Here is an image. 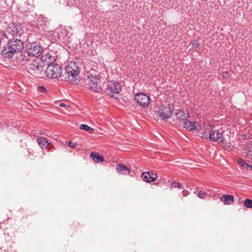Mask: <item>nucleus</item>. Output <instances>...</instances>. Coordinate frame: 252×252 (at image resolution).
<instances>
[{"label":"nucleus","mask_w":252,"mask_h":252,"mask_svg":"<svg viewBox=\"0 0 252 252\" xmlns=\"http://www.w3.org/2000/svg\"><path fill=\"white\" fill-rule=\"evenodd\" d=\"M208 136H209V134L206 135V137H205V138H207V137H208Z\"/></svg>","instance_id":"obj_32"},{"label":"nucleus","mask_w":252,"mask_h":252,"mask_svg":"<svg viewBox=\"0 0 252 252\" xmlns=\"http://www.w3.org/2000/svg\"><path fill=\"white\" fill-rule=\"evenodd\" d=\"M194 193L196 194L198 197L202 199L205 198L206 195V193L204 191L197 189H196Z\"/></svg>","instance_id":"obj_21"},{"label":"nucleus","mask_w":252,"mask_h":252,"mask_svg":"<svg viewBox=\"0 0 252 252\" xmlns=\"http://www.w3.org/2000/svg\"><path fill=\"white\" fill-rule=\"evenodd\" d=\"M62 30H63V32L65 34H66L68 32L66 29H62ZM65 35H66V34H65Z\"/></svg>","instance_id":"obj_30"},{"label":"nucleus","mask_w":252,"mask_h":252,"mask_svg":"<svg viewBox=\"0 0 252 252\" xmlns=\"http://www.w3.org/2000/svg\"><path fill=\"white\" fill-rule=\"evenodd\" d=\"M196 123L194 122L186 121L183 122V126L189 131L199 130L198 127H200L199 125L196 126Z\"/></svg>","instance_id":"obj_14"},{"label":"nucleus","mask_w":252,"mask_h":252,"mask_svg":"<svg viewBox=\"0 0 252 252\" xmlns=\"http://www.w3.org/2000/svg\"><path fill=\"white\" fill-rule=\"evenodd\" d=\"M48 62L45 73L46 76L51 79H58L61 77L62 70L61 67L57 63L53 62L54 57L51 56V59H47Z\"/></svg>","instance_id":"obj_4"},{"label":"nucleus","mask_w":252,"mask_h":252,"mask_svg":"<svg viewBox=\"0 0 252 252\" xmlns=\"http://www.w3.org/2000/svg\"><path fill=\"white\" fill-rule=\"evenodd\" d=\"M170 188H180L182 189H184L183 187L182 186V185H181V183H178V182H174L171 184Z\"/></svg>","instance_id":"obj_24"},{"label":"nucleus","mask_w":252,"mask_h":252,"mask_svg":"<svg viewBox=\"0 0 252 252\" xmlns=\"http://www.w3.org/2000/svg\"><path fill=\"white\" fill-rule=\"evenodd\" d=\"M135 100L139 105L143 107L148 106L150 102L149 96L142 93L136 94Z\"/></svg>","instance_id":"obj_10"},{"label":"nucleus","mask_w":252,"mask_h":252,"mask_svg":"<svg viewBox=\"0 0 252 252\" xmlns=\"http://www.w3.org/2000/svg\"><path fill=\"white\" fill-rule=\"evenodd\" d=\"M65 72L63 74L64 80L69 83L77 84L79 81L80 68L78 63L70 62L65 67Z\"/></svg>","instance_id":"obj_2"},{"label":"nucleus","mask_w":252,"mask_h":252,"mask_svg":"<svg viewBox=\"0 0 252 252\" xmlns=\"http://www.w3.org/2000/svg\"><path fill=\"white\" fill-rule=\"evenodd\" d=\"M60 106H61V107H63V106H65V105H64V103H61V104H60Z\"/></svg>","instance_id":"obj_31"},{"label":"nucleus","mask_w":252,"mask_h":252,"mask_svg":"<svg viewBox=\"0 0 252 252\" xmlns=\"http://www.w3.org/2000/svg\"><path fill=\"white\" fill-rule=\"evenodd\" d=\"M118 172L120 174L124 175H129L130 169L126 165L123 164H119L116 168Z\"/></svg>","instance_id":"obj_16"},{"label":"nucleus","mask_w":252,"mask_h":252,"mask_svg":"<svg viewBox=\"0 0 252 252\" xmlns=\"http://www.w3.org/2000/svg\"><path fill=\"white\" fill-rule=\"evenodd\" d=\"M88 78L86 80V87L94 92L98 93L102 90L99 85L100 80L96 77H90L88 75Z\"/></svg>","instance_id":"obj_7"},{"label":"nucleus","mask_w":252,"mask_h":252,"mask_svg":"<svg viewBox=\"0 0 252 252\" xmlns=\"http://www.w3.org/2000/svg\"><path fill=\"white\" fill-rule=\"evenodd\" d=\"M191 45L193 48L197 49L199 47V44L198 43L197 41L195 40H193L191 42Z\"/></svg>","instance_id":"obj_25"},{"label":"nucleus","mask_w":252,"mask_h":252,"mask_svg":"<svg viewBox=\"0 0 252 252\" xmlns=\"http://www.w3.org/2000/svg\"><path fill=\"white\" fill-rule=\"evenodd\" d=\"M23 33V30L20 24L11 23L6 29V36L7 38H18Z\"/></svg>","instance_id":"obj_5"},{"label":"nucleus","mask_w":252,"mask_h":252,"mask_svg":"<svg viewBox=\"0 0 252 252\" xmlns=\"http://www.w3.org/2000/svg\"><path fill=\"white\" fill-rule=\"evenodd\" d=\"M91 157L92 159L95 162H102L104 161V158L99 155L96 153H92Z\"/></svg>","instance_id":"obj_18"},{"label":"nucleus","mask_w":252,"mask_h":252,"mask_svg":"<svg viewBox=\"0 0 252 252\" xmlns=\"http://www.w3.org/2000/svg\"><path fill=\"white\" fill-rule=\"evenodd\" d=\"M15 54L13 50L10 49V47L7 44L3 47L1 51V55L5 59H11Z\"/></svg>","instance_id":"obj_12"},{"label":"nucleus","mask_w":252,"mask_h":252,"mask_svg":"<svg viewBox=\"0 0 252 252\" xmlns=\"http://www.w3.org/2000/svg\"><path fill=\"white\" fill-rule=\"evenodd\" d=\"M238 163L239 164L241 165V166L243 167L244 168L248 170V166H249V164L247 163L245 161H244L242 159H239L238 160Z\"/></svg>","instance_id":"obj_23"},{"label":"nucleus","mask_w":252,"mask_h":252,"mask_svg":"<svg viewBox=\"0 0 252 252\" xmlns=\"http://www.w3.org/2000/svg\"><path fill=\"white\" fill-rule=\"evenodd\" d=\"M40 90L43 93H45L46 92V89L43 86H41L40 87Z\"/></svg>","instance_id":"obj_29"},{"label":"nucleus","mask_w":252,"mask_h":252,"mask_svg":"<svg viewBox=\"0 0 252 252\" xmlns=\"http://www.w3.org/2000/svg\"><path fill=\"white\" fill-rule=\"evenodd\" d=\"M27 49L26 52H23L20 56L21 61H28L31 57H39L43 50L41 45L37 42L30 43L27 45Z\"/></svg>","instance_id":"obj_3"},{"label":"nucleus","mask_w":252,"mask_h":252,"mask_svg":"<svg viewBox=\"0 0 252 252\" xmlns=\"http://www.w3.org/2000/svg\"><path fill=\"white\" fill-rule=\"evenodd\" d=\"M37 142L42 148H47L49 144L47 139L43 137L37 138Z\"/></svg>","instance_id":"obj_17"},{"label":"nucleus","mask_w":252,"mask_h":252,"mask_svg":"<svg viewBox=\"0 0 252 252\" xmlns=\"http://www.w3.org/2000/svg\"><path fill=\"white\" fill-rule=\"evenodd\" d=\"M7 44L16 54L20 53L24 48L23 42L18 38L9 39Z\"/></svg>","instance_id":"obj_8"},{"label":"nucleus","mask_w":252,"mask_h":252,"mask_svg":"<svg viewBox=\"0 0 252 252\" xmlns=\"http://www.w3.org/2000/svg\"><path fill=\"white\" fill-rule=\"evenodd\" d=\"M175 114L177 117L182 121H185L186 119L185 112L183 110H177Z\"/></svg>","instance_id":"obj_19"},{"label":"nucleus","mask_w":252,"mask_h":252,"mask_svg":"<svg viewBox=\"0 0 252 252\" xmlns=\"http://www.w3.org/2000/svg\"><path fill=\"white\" fill-rule=\"evenodd\" d=\"M141 177L143 180L147 183L153 182L157 179L158 176L156 174L151 171L144 172L142 174Z\"/></svg>","instance_id":"obj_13"},{"label":"nucleus","mask_w":252,"mask_h":252,"mask_svg":"<svg viewBox=\"0 0 252 252\" xmlns=\"http://www.w3.org/2000/svg\"><path fill=\"white\" fill-rule=\"evenodd\" d=\"M220 200L225 204L230 205L234 201V196L229 194L223 195L221 197Z\"/></svg>","instance_id":"obj_15"},{"label":"nucleus","mask_w":252,"mask_h":252,"mask_svg":"<svg viewBox=\"0 0 252 252\" xmlns=\"http://www.w3.org/2000/svg\"><path fill=\"white\" fill-rule=\"evenodd\" d=\"M158 114L161 120L170 118L172 112L169 105L160 106L158 110Z\"/></svg>","instance_id":"obj_9"},{"label":"nucleus","mask_w":252,"mask_h":252,"mask_svg":"<svg viewBox=\"0 0 252 252\" xmlns=\"http://www.w3.org/2000/svg\"><path fill=\"white\" fill-rule=\"evenodd\" d=\"M182 194L183 196H187L189 194V192L187 190H184L182 191Z\"/></svg>","instance_id":"obj_27"},{"label":"nucleus","mask_w":252,"mask_h":252,"mask_svg":"<svg viewBox=\"0 0 252 252\" xmlns=\"http://www.w3.org/2000/svg\"><path fill=\"white\" fill-rule=\"evenodd\" d=\"M209 137L211 140L219 143L224 141L223 134L217 130H212L209 133Z\"/></svg>","instance_id":"obj_11"},{"label":"nucleus","mask_w":252,"mask_h":252,"mask_svg":"<svg viewBox=\"0 0 252 252\" xmlns=\"http://www.w3.org/2000/svg\"><path fill=\"white\" fill-rule=\"evenodd\" d=\"M79 128L81 130H84L86 131L89 132L91 133H93L94 131V129L93 128L85 124H81V125H80Z\"/></svg>","instance_id":"obj_20"},{"label":"nucleus","mask_w":252,"mask_h":252,"mask_svg":"<svg viewBox=\"0 0 252 252\" xmlns=\"http://www.w3.org/2000/svg\"><path fill=\"white\" fill-rule=\"evenodd\" d=\"M223 78H227L228 77V73L227 71H225L222 72V74Z\"/></svg>","instance_id":"obj_28"},{"label":"nucleus","mask_w":252,"mask_h":252,"mask_svg":"<svg viewBox=\"0 0 252 252\" xmlns=\"http://www.w3.org/2000/svg\"><path fill=\"white\" fill-rule=\"evenodd\" d=\"M67 145L70 147H71V148H75L76 146V144L75 143H74L71 141H69L68 144H67Z\"/></svg>","instance_id":"obj_26"},{"label":"nucleus","mask_w":252,"mask_h":252,"mask_svg":"<svg viewBox=\"0 0 252 252\" xmlns=\"http://www.w3.org/2000/svg\"><path fill=\"white\" fill-rule=\"evenodd\" d=\"M244 205L248 208H252V200L246 199L244 201Z\"/></svg>","instance_id":"obj_22"},{"label":"nucleus","mask_w":252,"mask_h":252,"mask_svg":"<svg viewBox=\"0 0 252 252\" xmlns=\"http://www.w3.org/2000/svg\"><path fill=\"white\" fill-rule=\"evenodd\" d=\"M103 87L104 92L108 95L114 97V94H117L121 91V87L119 82L111 81L107 83Z\"/></svg>","instance_id":"obj_6"},{"label":"nucleus","mask_w":252,"mask_h":252,"mask_svg":"<svg viewBox=\"0 0 252 252\" xmlns=\"http://www.w3.org/2000/svg\"><path fill=\"white\" fill-rule=\"evenodd\" d=\"M51 59V55L49 54H46L42 56L41 57L30 58L28 61H22L23 63H27V67L31 71L35 72L42 71L43 70L44 67L48 63L47 59Z\"/></svg>","instance_id":"obj_1"}]
</instances>
